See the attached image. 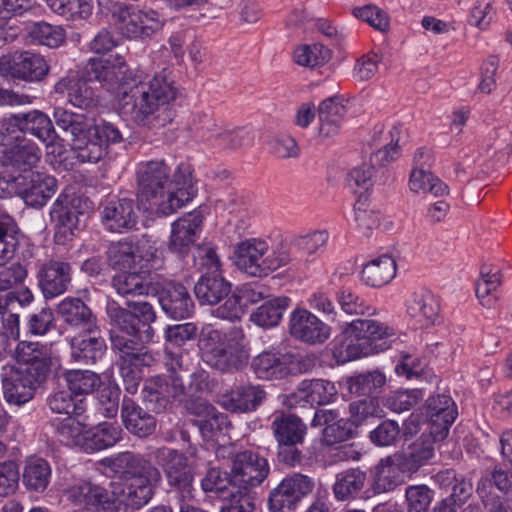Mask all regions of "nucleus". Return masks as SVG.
<instances>
[{"instance_id":"nucleus-26","label":"nucleus","mask_w":512,"mask_h":512,"mask_svg":"<svg viewBox=\"0 0 512 512\" xmlns=\"http://www.w3.org/2000/svg\"><path fill=\"white\" fill-rule=\"evenodd\" d=\"M38 286L46 299L63 294L71 281V266L67 262L49 260L37 272Z\"/></svg>"},{"instance_id":"nucleus-27","label":"nucleus","mask_w":512,"mask_h":512,"mask_svg":"<svg viewBox=\"0 0 512 512\" xmlns=\"http://www.w3.org/2000/svg\"><path fill=\"white\" fill-rule=\"evenodd\" d=\"M412 474L395 453L381 459L376 466L373 489L376 493L390 492L405 483Z\"/></svg>"},{"instance_id":"nucleus-13","label":"nucleus","mask_w":512,"mask_h":512,"mask_svg":"<svg viewBox=\"0 0 512 512\" xmlns=\"http://www.w3.org/2000/svg\"><path fill=\"white\" fill-rule=\"evenodd\" d=\"M268 474V461L258 453L245 450L233 458L231 481L239 489L250 490L259 486Z\"/></svg>"},{"instance_id":"nucleus-61","label":"nucleus","mask_w":512,"mask_h":512,"mask_svg":"<svg viewBox=\"0 0 512 512\" xmlns=\"http://www.w3.org/2000/svg\"><path fill=\"white\" fill-rule=\"evenodd\" d=\"M196 334L197 327L191 322L169 326L165 333L167 341L165 349H186L184 346L192 341Z\"/></svg>"},{"instance_id":"nucleus-37","label":"nucleus","mask_w":512,"mask_h":512,"mask_svg":"<svg viewBox=\"0 0 512 512\" xmlns=\"http://www.w3.org/2000/svg\"><path fill=\"white\" fill-rule=\"evenodd\" d=\"M58 313L68 325L83 332L97 330V321L91 309L80 299H65L58 305Z\"/></svg>"},{"instance_id":"nucleus-59","label":"nucleus","mask_w":512,"mask_h":512,"mask_svg":"<svg viewBox=\"0 0 512 512\" xmlns=\"http://www.w3.org/2000/svg\"><path fill=\"white\" fill-rule=\"evenodd\" d=\"M137 250L136 262L140 271H145V274H147L149 270L161 267V253L154 243L146 239V236H143L142 241L137 242Z\"/></svg>"},{"instance_id":"nucleus-42","label":"nucleus","mask_w":512,"mask_h":512,"mask_svg":"<svg viewBox=\"0 0 512 512\" xmlns=\"http://www.w3.org/2000/svg\"><path fill=\"white\" fill-rule=\"evenodd\" d=\"M18 122V130L22 133H30L43 142L54 141V127L49 117L39 110H32L27 113L15 114Z\"/></svg>"},{"instance_id":"nucleus-15","label":"nucleus","mask_w":512,"mask_h":512,"mask_svg":"<svg viewBox=\"0 0 512 512\" xmlns=\"http://www.w3.org/2000/svg\"><path fill=\"white\" fill-rule=\"evenodd\" d=\"M82 200L80 197L60 195L51 210V219L55 223V240L64 244L72 238L78 229L80 218L84 213L80 210Z\"/></svg>"},{"instance_id":"nucleus-5","label":"nucleus","mask_w":512,"mask_h":512,"mask_svg":"<svg viewBox=\"0 0 512 512\" xmlns=\"http://www.w3.org/2000/svg\"><path fill=\"white\" fill-rule=\"evenodd\" d=\"M54 118L57 127L71 137L72 147L81 162H99L108 154L110 144L123 140L120 130L107 121L93 124L83 115L63 108L55 109Z\"/></svg>"},{"instance_id":"nucleus-58","label":"nucleus","mask_w":512,"mask_h":512,"mask_svg":"<svg viewBox=\"0 0 512 512\" xmlns=\"http://www.w3.org/2000/svg\"><path fill=\"white\" fill-rule=\"evenodd\" d=\"M385 383V375L379 370H373L352 378L350 390L358 395L368 396L380 392Z\"/></svg>"},{"instance_id":"nucleus-12","label":"nucleus","mask_w":512,"mask_h":512,"mask_svg":"<svg viewBox=\"0 0 512 512\" xmlns=\"http://www.w3.org/2000/svg\"><path fill=\"white\" fill-rule=\"evenodd\" d=\"M314 481L303 474L285 477L271 492L268 499L271 512H292L299 502L314 489Z\"/></svg>"},{"instance_id":"nucleus-14","label":"nucleus","mask_w":512,"mask_h":512,"mask_svg":"<svg viewBox=\"0 0 512 512\" xmlns=\"http://www.w3.org/2000/svg\"><path fill=\"white\" fill-rule=\"evenodd\" d=\"M397 145H385L382 149L373 153L368 163H363L353 168L349 174V180L359 187L368 189L374 183L385 184L389 179V171L386 165L395 159Z\"/></svg>"},{"instance_id":"nucleus-23","label":"nucleus","mask_w":512,"mask_h":512,"mask_svg":"<svg viewBox=\"0 0 512 512\" xmlns=\"http://www.w3.org/2000/svg\"><path fill=\"white\" fill-rule=\"evenodd\" d=\"M269 296L270 290L264 285L244 284L215 309L214 315L221 319H238L244 307L256 304Z\"/></svg>"},{"instance_id":"nucleus-20","label":"nucleus","mask_w":512,"mask_h":512,"mask_svg":"<svg viewBox=\"0 0 512 512\" xmlns=\"http://www.w3.org/2000/svg\"><path fill=\"white\" fill-rule=\"evenodd\" d=\"M153 293L157 296L162 310L169 317L181 320L191 315L194 303L184 285L172 281L158 283L153 287Z\"/></svg>"},{"instance_id":"nucleus-22","label":"nucleus","mask_w":512,"mask_h":512,"mask_svg":"<svg viewBox=\"0 0 512 512\" xmlns=\"http://www.w3.org/2000/svg\"><path fill=\"white\" fill-rule=\"evenodd\" d=\"M426 414L429 433L435 440H443L457 416V408L453 399L446 394H437L426 401Z\"/></svg>"},{"instance_id":"nucleus-55","label":"nucleus","mask_w":512,"mask_h":512,"mask_svg":"<svg viewBox=\"0 0 512 512\" xmlns=\"http://www.w3.org/2000/svg\"><path fill=\"white\" fill-rule=\"evenodd\" d=\"M168 486L175 492L179 503L192 502L195 498L192 467L165 475Z\"/></svg>"},{"instance_id":"nucleus-39","label":"nucleus","mask_w":512,"mask_h":512,"mask_svg":"<svg viewBox=\"0 0 512 512\" xmlns=\"http://www.w3.org/2000/svg\"><path fill=\"white\" fill-rule=\"evenodd\" d=\"M133 270H123L112 278V287L117 294L130 298L148 295L150 292H153L155 285H152L147 279L145 271Z\"/></svg>"},{"instance_id":"nucleus-9","label":"nucleus","mask_w":512,"mask_h":512,"mask_svg":"<svg viewBox=\"0 0 512 512\" xmlns=\"http://www.w3.org/2000/svg\"><path fill=\"white\" fill-rule=\"evenodd\" d=\"M202 257V266L206 271L201 275L194 286V294L202 305H217L229 296L231 284L223 277L220 270V261L212 248H203L199 251Z\"/></svg>"},{"instance_id":"nucleus-30","label":"nucleus","mask_w":512,"mask_h":512,"mask_svg":"<svg viewBox=\"0 0 512 512\" xmlns=\"http://www.w3.org/2000/svg\"><path fill=\"white\" fill-rule=\"evenodd\" d=\"M148 342L128 339L118 332L111 333V346L120 353L119 361L140 371H142L143 367L151 366L155 361L152 353L145 350L143 346L144 343Z\"/></svg>"},{"instance_id":"nucleus-7","label":"nucleus","mask_w":512,"mask_h":512,"mask_svg":"<svg viewBox=\"0 0 512 512\" xmlns=\"http://www.w3.org/2000/svg\"><path fill=\"white\" fill-rule=\"evenodd\" d=\"M22 238L15 220L6 213H0V292L21 284L28 275L27 269L20 263L3 266L15 256Z\"/></svg>"},{"instance_id":"nucleus-38","label":"nucleus","mask_w":512,"mask_h":512,"mask_svg":"<svg viewBox=\"0 0 512 512\" xmlns=\"http://www.w3.org/2000/svg\"><path fill=\"white\" fill-rule=\"evenodd\" d=\"M271 429L278 444H302L307 426L294 414H280L274 417Z\"/></svg>"},{"instance_id":"nucleus-21","label":"nucleus","mask_w":512,"mask_h":512,"mask_svg":"<svg viewBox=\"0 0 512 512\" xmlns=\"http://www.w3.org/2000/svg\"><path fill=\"white\" fill-rule=\"evenodd\" d=\"M289 333L309 344H322L331 336V328L306 309H295L289 319Z\"/></svg>"},{"instance_id":"nucleus-63","label":"nucleus","mask_w":512,"mask_h":512,"mask_svg":"<svg viewBox=\"0 0 512 512\" xmlns=\"http://www.w3.org/2000/svg\"><path fill=\"white\" fill-rule=\"evenodd\" d=\"M407 511L428 512L433 500V491L426 485H412L406 488Z\"/></svg>"},{"instance_id":"nucleus-25","label":"nucleus","mask_w":512,"mask_h":512,"mask_svg":"<svg viewBox=\"0 0 512 512\" xmlns=\"http://www.w3.org/2000/svg\"><path fill=\"white\" fill-rule=\"evenodd\" d=\"M336 393L335 385L328 380L306 379L287 396V405L290 408L306 404L324 405L332 401Z\"/></svg>"},{"instance_id":"nucleus-34","label":"nucleus","mask_w":512,"mask_h":512,"mask_svg":"<svg viewBox=\"0 0 512 512\" xmlns=\"http://www.w3.org/2000/svg\"><path fill=\"white\" fill-rule=\"evenodd\" d=\"M99 332V328L92 332H84L71 340L72 358L83 364H95L102 359L106 351V343Z\"/></svg>"},{"instance_id":"nucleus-24","label":"nucleus","mask_w":512,"mask_h":512,"mask_svg":"<svg viewBox=\"0 0 512 512\" xmlns=\"http://www.w3.org/2000/svg\"><path fill=\"white\" fill-rule=\"evenodd\" d=\"M345 327L361 344L368 346L367 349L372 354L388 349L390 347L388 338L394 335L391 328L374 319H356Z\"/></svg>"},{"instance_id":"nucleus-40","label":"nucleus","mask_w":512,"mask_h":512,"mask_svg":"<svg viewBox=\"0 0 512 512\" xmlns=\"http://www.w3.org/2000/svg\"><path fill=\"white\" fill-rule=\"evenodd\" d=\"M408 186L411 192L420 196L438 198L449 195L448 186L425 167H414L411 170Z\"/></svg>"},{"instance_id":"nucleus-2","label":"nucleus","mask_w":512,"mask_h":512,"mask_svg":"<svg viewBox=\"0 0 512 512\" xmlns=\"http://www.w3.org/2000/svg\"><path fill=\"white\" fill-rule=\"evenodd\" d=\"M150 455L155 464L132 452H123L108 459L109 466L128 482L126 496L135 508L147 504L160 484L162 476L157 466L162 468L164 475L191 467L184 453L167 446L155 448Z\"/></svg>"},{"instance_id":"nucleus-46","label":"nucleus","mask_w":512,"mask_h":512,"mask_svg":"<svg viewBox=\"0 0 512 512\" xmlns=\"http://www.w3.org/2000/svg\"><path fill=\"white\" fill-rule=\"evenodd\" d=\"M331 50L320 43L297 45L292 53L293 62L303 68L317 69L331 59Z\"/></svg>"},{"instance_id":"nucleus-64","label":"nucleus","mask_w":512,"mask_h":512,"mask_svg":"<svg viewBox=\"0 0 512 512\" xmlns=\"http://www.w3.org/2000/svg\"><path fill=\"white\" fill-rule=\"evenodd\" d=\"M255 509L254 497L249 490L239 489L232 492L223 501L220 512H253Z\"/></svg>"},{"instance_id":"nucleus-56","label":"nucleus","mask_w":512,"mask_h":512,"mask_svg":"<svg viewBox=\"0 0 512 512\" xmlns=\"http://www.w3.org/2000/svg\"><path fill=\"white\" fill-rule=\"evenodd\" d=\"M501 285V276L498 271L483 269L476 284V296L481 305L492 308L496 301V292Z\"/></svg>"},{"instance_id":"nucleus-10","label":"nucleus","mask_w":512,"mask_h":512,"mask_svg":"<svg viewBox=\"0 0 512 512\" xmlns=\"http://www.w3.org/2000/svg\"><path fill=\"white\" fill-rule=\"evenodd\" d=\"M64 495L71 504L84 511L119 512L121 506L114 492L91 482L72 485Z\"/></svg>"},{"instance_id":"nucleus-1","label":"nucleus","mask_w":512,"mask_h":512,"mask_svg":"<svg viewBox=\"0 0 512 512\" xmlns=\"http://www.w3.org/2000/svg\"><path fill=\"white\" fill-rule=\"evenodd\" d=\"M97 82L107 91H116L119 106L132 120L150 129L170 124L175 116L171 103L177 89L164 73L143 76L128 68L120 54L104 58H90L81 78L66 76L54 86L58 94H67L68 102L81 109L96 107L99 95L89 85Z\"/></svg>"},{"instance_id":"nucleus-52","label":"nucleus","mask_w":512,"mask_h":512,"mask_svg":"<svg viewBox=\"0 0 512 512\" xmlns=\"http://www.w3.org/2000/svg\"><path fill=\"white\" fill-rule=\"evenodd\" d=\"M51 468L49 463L40 458L27 461L23 471V483L28 490L43 492L49 485Z\"/></svg>"},{"instance_id":"nucleus-28","label":"nucleus","mask_w":512,"mask_h":512,"mask_svg":"<svg viewBox=\"0 0 512 512\" xmlns=\"http://www.w3.org/2000/svg\"><path fill=\"white\" fill-rule=\"evenodd\" d=\"M1 153L3 165L19 174L34 173L33 168L40 160L39 148L26 138L18 140V143L7 150H2Z\"/></svg>"},{"instance_id":"nucleus-43","label":"nucleus","mask_w":512,"mask_h":512,"mask_svg":"<svg viewBox=\"0 0 512 512\" xmlns=\"http://www.w3.org/2000/svg\"><path fill=\"white\" fill-rule=\"evenodd\" d=\"M410 316L425 324H433L439 316L440 306L436 297L427 290L413 293L407 300Z\"/></svg>"},{"instance_id":"nucleus-36","label":"nucleus","mask_w":512,"mask_h":512,"mask_svg":"<svg viewBox=\"0 0 512 512\" xmlns=\"http://www.w3.org/2000/svg\"><path fill=\"white\" fill-rule=\"evenodd\" d=\"M437 441L430 433L428 435L422 434L418 439L409 444L405 450L398 451L396 454L410 473L414 475L433 458L434 443Z\"/></svg>"},{"instance_id":"nucleus-45","label":"nucleus","mask_w":512,"mask_h":512,"mask_svg":"<svg viewBox=\"0 0 512 512\" xmlns=\"http://www.w3.org/2000/svg\"><path fill=\"white\" fill-rule=\"evenodd\" d=\"M396 275V263L388 255H382L368 262L362 269V280L371 287H381Z\"/></svg>"},{"instance_id":"nucleus-48","label":"nucleus","mask_w":512,"mask_h":512,"mask_svg":"<svg viewBox=\"0 0 512 512\" xmlns=\"http://www.w3.org/2000/svg\"><path fill=\"white\" fill-rule=\"evenodd\" d=\"M121 434L122 430L119 426L104 423L93 427L90 423V427L87 428L84 451L94 452L111 447L121 439Z\"/></svg>"},{"instance_id":"nucleus-47","label":"nucleus","mask_w":512,"mask_h":512,"mask_svg":"<svg viewBox=\"0 0 512 512\" xmlns=\"http://www.w3.org/2000/svg\"><path fill=\"white\" fill-rule=\"evenodd\" d=\"M359 340L347 330L343 328L341 335L335 340L332 354L337 363L344 364L349 361L366 357L372 353Z\"/></svg>"},{"instance_id":"nucleus-32","label":"nucleus","mask_w":512,"mask_h":512,"mask_svg":"<svg viewBox=\"0 0 512 512\" xmlns=\"http://www.w3.org/2000/svg\"><path fill=\"white\" fill-rule=\"evenodd\" d=\"M352 221L357 232L366 238H370L374 232L394 228V222L389 217L360 200L354 205Z\"/></svg>"},{"instance_id":"nucleus-11","label":"nucleus","mask_w":512,"mask_h":512,"mask_svg":"<svg viewBox=\"0 0 512 512\" xmlns=\"http://www.w3.org/2000/svg\"><path fill=\"white\" fill-rule=\"evenodd\" d=\"M49 72L45 59L31 51H15L0 57V74L26 82L43 80Z\"/></svg>"},{"instance_id":"nucleus-4","label":"nucleus","mask_w":512,"mask_h":512,"mask_svg":"<svg viewBox=\"0 0 512 512\" xmlns=\"http://www.w3.org/2000/svg\"><path fill=\"white\" fill-rule=\"evenodd\" d=\"M19 367H4L2 390L5 401L21 406L29 402L46 381L52 367V353L38 342L20 341L15 349Z\"/></svg>"},{"instance_id":"nucleus-62","label":"nucleus","mask_w":512,"mask_h":512,"mask_svg":"<svg viewBox=\"0 0 512 512\" xmlns=\"http://www.w3.org/2000/svg\"><path fill=\"white\" fill-rule=\"evenodd\" d=\"M338 303L347 314L371 316L376 313V309L373 306L367 304L360 296L347 288L341 289Z\"/></svg>"},{"instance_id":"nucleus-51","label":"nucleus","mask_w":512,"mask_h":512,"mask_svg":"<svg viewBox=\"0 0 512 512\" xmlns=\"http://www.w3.org/2000/svg\"><path fill=\"white\" fill-rule=\"evenodd\" d=\"M289 302L288 297L270 299L251 314V321L264 328L277 326L288 308Z\"/></svg>"},{"instance_id":"nucleus-35","label":"nucleus","mask_w":512,"mask_h":512,"mask_svg":"<svg viewBox=\"0 0 512 512\" xmlns=\"http://www.w3.org/2000/svg\"><path fill=\"white\" fill-rule=\"evenodd\" d=\"M164 360L170 377L180 379L183 384H191L192 390L200 389L198 384L193 387V380L202 374L195 370L193 357L188 349H165Z\"/></svg>"},{"instance_id":"nucleus-57","label":"nucleus","mask_w":512,"mask_h":512,"mask_svg":"<svg viewBox=\"0 0 512 512\" xmlns=\"http://www.w3.org/2000/svg\"><path fill=\"white\" fill-rule=\"evenodd\" d=\"M128 307L136 325L140 329V341H151L154 335L151 323L156 319L152 305L148 302L140 301L129 302Z\"/></svg>"},{"instance_id":"nucleus-50","label":"nucleus","mask_w":512,"mask_h":512,"mask_svg":"<svg viewBox=\"0 0 512 512\" xmlns=\"http://www.w3.org/2000/svg\"><path fill=\"white\" fill-rule=\"evenodd\" d=\"M137 243L125 238L109 245L107 255L110 265L118 270L137 269Z\"/></svg>"},{"instance_id":"nucleus-54","label":"nucleus","mask_w":512,"mask_h":512,"mask_svg":"<svg viewBox=\"0 0 512 512\" xmlns=\"http://www.w3.org/2000/svg\"><path fill=\"white\" fill-rule=\"evenodd\" d=\"M112 18L122 35L127 38H140L139 10L120 4L115 6Z\"/></svg>"},{"instance_id":"nucleus-18","label":"nucleus","mask_w":512,"mask_h":512,"mask_svg":"<svg viewBox=\"0 0 512 512\" xmlns=\"http://www.w3.org/2000/svg\"><path fill=\"white\" fill-rule=\"evenodd\" d=\"M15 193L27 205L42 207L55 194L57 182L54 177L40 173L18 174L14 179Z\"/></svg>"},{"instance_id":"nucleus-41","label":"nucleus","mask_w":512,"mask_h":512,"mask_svg":"<svg viewBox=\"0 0 512 512\" xmlns=\"http://www.w3.org/2000/svg\"><path fill=\"white\" fill-rule=\"evenodd\" d=\"M367 482V474L359 468H350L339 472L333 484V494L339 501L356 499Z\"/></svg>"},{"instance_id":"nucleus-19","label":"nucleus","mask_w":512,"mask_h":512,"mask_svg":"<svg viewBox=\"0 0 512 512\" xmlns=\"http://www.w3.org/2000/svg\"><path fill=\"white\" fill-rule=\"evenodd\" d=\"M202 223L203 214L199 210H194L173 222L168 241L169 251L180 257L186 256L199 238Z\"/></svg>"},{"instance_id":"nucleus-53","label":"nucleus","mask_w":512,"mask_h":512,"mask_svg":"<svg viewBox=\"0 0 512 512\" xmlns=\"http://www.w3.org/2000/svg\"><path fill=\"white\" fill-rule=\"evenodd\" d=\"M64 376L69 390L75 395L91 394L102 384L100 376L90 370H69Z\"/></svg>"},{"instance_id":"nucleus-49","label":"nucleus","mask_w":512,"mask_h":512,"mask_svg":"<svg viewBox=\"0 0 512 512\" xmlns=\"http://www.w3.org/2000/svg\"><path fill=\"white\" fill-rule=\"evenodd\" d=\"M107 316L113 329L112 332H118L128 339L140 340V329L136 325L133 315L128 309L121 307L117 302L112 301L106 307Z\"/></svg>"},{"instance_id":"nucleus-8","label":"nucleus","mask_w":512,"mask_h":512,"mask_svg":"<svg viewBox=\"0 0 512 512\" xmlns=\"http://www.w3.org/2000/svg\"><path fill=\"white\" fill-rule=\"evenodd\" d=\"M268 250L264 240L252 238L242 241L235 248V264L250 276L262 277L288 263L286 255L267 254Z\"/></svg>"},{"instance_id":"nucleus-44","label":"nucleus","mask_w":512,"mask_h":512,"mask_svg":"<svg viewBox=\"0 0 512 512\" xmlns=\"http://www.w3.org/2000/svg\"><path fill=\"white\" fill-rule=\"evenodd\" d=\"M88 427H90V423L86 421V417H82L81 413H76L63 419L57 425L56 432L60 442L84 450Z\"/></svg>"},{"instance_id":"nucleus-60","label":"nucleus","mask_w":512,"mask_h":512,"mask_svg":"<svg viewBox=\"0 0 512 512\" xmlns=\"http://www.w3.org/2000/svg\"><path fill=\"white\" fill-rule=\"evenodd\" d=\"M29 35L37 43L52 48L59 46L65 39L62 28L45 22L35 23L31 27Z\"/></svg>"},{"instance_id":"nucleus-29","label":"nucleus","mask_w":512,"mask_h":512,"mask_svg":"<svg viewBox=\"0 0 512 512\" xmlns=\"http://www.w3.org/2000/svg\"><path fill=\"white\" fill-rule=\"evenodd\" d=\"M102 220L111 232L132 229L137 222L134 201L130 198H116L106 201Z\"/></svg>"},{"instance_id":"nucleus-16","label":"nucleus","mask_w":512,"mask_h":512,"mask_svg":"<svg viewBox=\"0 0 512 512\" xmlns=\"http://www.w3.org/2000/svg\"><path fill=\"white\" fill-rule=\"evenodd\" d=\"M301 363L298 354L264 351L253 358L252 368L258 378L282 379L289 374L301 372Z\"/></svg>"},{"instance_id":"nucleus-3","label":"nucleus","mask_w":512,"mask_h":512,"mask_svg":"<svg viewBox=\"0 0 512 512\" xmlns=\"http://www.w3.org/2000/svg\"><path fill=\"white\" fill-rule=\"evenodd\" d=\"M136 179L139 200L155 207L162 216L175 213L195 195L189 168L179 165L172 172L162 159L141 162Z\"/></svg>"},{"instance_id":"nucleus-31","label":"nucleus","mask_w":512,"mask_h":512,"mask_svg":"<svg viewBox=\"0 0 512 512\" xmlns=\"http://www.w3.org/2000/svg\"><path fill=\"white\" fill-rule=\"evenodd\" d=\"M266 398L260 385H241L222 396L221 406L233 413H247L256 410Z\"/></svg>"},{"instance_id":"nucleus-6","label":"nucleus","mask_w":512,"mask_h":512,"mask_svg":"<svg viewBox=\"0 0 512 512\" xmlns=\"http://www.w3.org/2000/svg\"><path fill=\"white\" fill-rule=\"evenodd\" d=\"M202 359L211 368L223 373H235L244 369L250 353L241 331L223 334L216 329L203 330L199 340Z\"/></svg>"},{"instance_id":"nucleus-33","label":"nucleus","mask_w":512,"mask_h":512,"mask_svg":"<svg viewBox=\"0 0 512 512\" xmlns=\"http://www.w3.org/2000/svg\"><path fill=\"white\" fill-rule=\"evenodd\" d=\"M121 419L124 427L139 438L149 437L156 430L155 417L130 398H124L122 401Z\"/></svg>"},{"instance_id":"nucleus-17","label":"nucleus","mask_w":512,"mask_h":512,"mask_svg":"<svg viewBox=\"0 0 512 512\" xmlns=\"http://www.w3.org/2000/svg\"><path fill=\"white\" fill-rule=\"evenodd\" d=\"M193 391L191 384H183L180 379L161 376L152 377L146 381L142 390L144 402L155 412L166 409L170 399H176Z\"/></svg>"}]
</instances>
